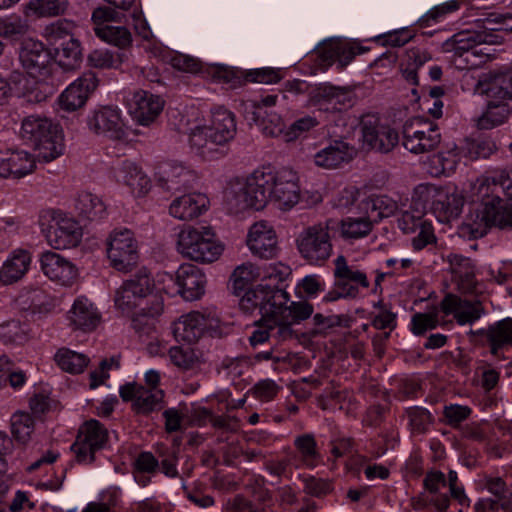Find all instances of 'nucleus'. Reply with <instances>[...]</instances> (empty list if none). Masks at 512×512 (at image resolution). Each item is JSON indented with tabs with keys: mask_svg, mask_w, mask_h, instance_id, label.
Segmentation results:
<instances>
[{
	"mask_svg": "<svg viewBox=\"0 0 512 512\" xmlns=\"http://www.w3.org/2000/svg\"><path fill=\"white\" fill-rule=\"evenodd\" d=\"M300 198L297 175L292 171L273 173L256 170L243 184L226 192L230 210L238 213L248 208L263 209L269 201L280 209H290Z\"/></svg>",
	"mask_w": 512,
	"mask_h": 512,
	"instance_id": "nucleus-1",
	"label": "nucleus"
},
{
	"mask_svg": "<svg viewBox=\"0 0 512 512\" xmlns=\"http://www.w3.org/2000/svg\"><path fill=\"white\" fill-rule=\"evenodd\" d=\"M154 279L146 268H141L116 290L115 305L124 314L134 313L132 327L138 333H148L151 325L142 324V318H155L163 311V299L154 294Z\"/></svg>",
	"mask_w": 512,
	"mask_h": 512,
	"instance_id": "nucleus-2",
	"label": "nucleus"
},
{
	"mask_svg": "<svg viewBox=\"0 0 512 512\" xmlns=\"http://www.w3.org/2000/svg\"><path fill=\"white\" fill-rule=\"evenodd\" d=\"M237 132L235 115L224 107L211 111L209 125L196 127L189 135L191 149L203 159L213 160L226 154L224 147Z\"/></svg>",
	"mask_w": 512,
	"mask_h": 512,
	"instance_id": "nucleus-3",
	"label": "nucleus"
},
{
	"mask_svg": "<svg viewBox=\"0 0 512 512\" xmlns=\"http://www.w3.org/2000/svg\"><path fill=\"white\" fill-rule=\"evenodd\" d=\"M20 135L32 145L39 161L51 162L63 153L64 144L57 124L40 116H28L22 121Z\"/></svg>",
	"mask_w": 512,
	"mask_h": 512,
	"instance_id": "nucleus-4",
	"label": "nucleus"
},
{
	"mask_svg": "<svg viewBox=\"0 0 512 512\" xmlns=\"http://www.w3.org/2000/svg\"><path fill=\"white\" fill-rule=\"evenodd\" d=\"M339 229V221L327 219L308 226L296 239L297 249L311 265H323L332 255L331 239Z\"/></svg>",
	"mask_w": 512,
	"mask_h": 512,
	"instance_id": "nucleus-5",
	"label": "nucleus"
},
{
	"mask_svg": "<svg viewBox=\"0 0 512 512\" xmlns=\"http://www.w3.org/2000/svg\"><path fill=\"white\" fill-rule=\"evenodd\" d=\"M178 251L185 257L202 263H211L222 254L223 247L215 240L210 227L187 226L178 235Z\"/></svg>",
	"mask_w": 512,
	"mask_h": 512,
	"instance_id": "nucleus-6",
	"label": "nucleus"
},
{
	"mask_svg": "<svg viewBox=\"0 0 512 512\" xmlns=\"http://www.w3.org/2000/svg\"><path fill=\"white\" fill-rule=\"evenodd\" d=\"M334 285L324 297L327 302L340 298L355 299L359 296L360 288L367 289L370 286L367 274L356 265L348 264L345 256L339 255L334 260Z\"/></svg>",
	"mask_w": 512,
	"mask_h": 512,
	"instance_id": "nucleus-7",
	"label": "nucleus"
},
{
	"mask_svg": "<svg viewBox=\"0 0 512 512\" xmlns=\"http://www.w3.org/2000/svg\"><path fill=\"white\" fill-rule=\"evenodd\" d=\"M108 442V431L96 419L86 421L79 429L76 441L71 445L75 461L81 465H89L95 461L96 453Z\"/></svg>",
	"mask_w": 512,
	"mask_h": 512,
	"instance_id": "nucleus-8",
	"label": "nucleus"
},
{
	"mask_svg": "<svg viewBox=\"0 0 512 512\" xmlns=\"http://www.w3.org/2000/svg\"><path fill=\"white\" fill-rule=\"evenodd\" d=\"M402 144L409 152L423 154L433 151L441 142L438 127L427 119L414 117L403 125Z\"/></svg>",
	"mask_w": 512,
	"mask_h": 512,
	"instance_id": "nucleus-9",
	"label": "nucleus"
},
{
	"mask_svg": "<svg viewBox=\"0 0 512 512\" xmlns=\"http://www.w3.org/2000/svg\"><path fill=\"white\" fill-rule=\"evenodd\" d=\"M288 301L289 294L285 290L258 285L244 293L239 301V307L246 314L257 312L263 318L275 313L276 306Z\"/></svg>",
	"mask_w": 512,
	"mask_h": 512,
	"instance_id": "nucleus-10",
	"label": "nucleus"
},
{
	"mask_svg": "<svg viewBox=\"0 0 512 512\" xmlns=\"http://www.w3.org/2000/svg\"><path fill=\"white\" fill-rule=\"evenodd\" d=\"M416 193H419L426 199H432L431 211L441 223H447L456 219L464 205V199L461 195L445 188L420 185L417 187Z\"/></svg>",
	"mask_w": 512,
	"mask_h": 512,
	"instance_id": "nucleus-11",
	"label": "nucleus"
},
{
	"mask_svg": "<svg viewBox=\"0 0 512 512\" xmlns=\"http://www.w3.org/2000/svg\"><path fill=\"white\" fill-rule=\"evenodd\" d=\"M107 255L113 268L128 272L138 260L137 244L129 229L114 230L108 239Z\"/></svg>",
	"mask_w": 512,
	"mask_h": 512,
	"instance_id": "nucleus-12",
	"label": "nucleus"
},
{
	"mask_svg": "<svg viewBox=\"0 0 512 512\" xmlns=\"http://www.w3.org/2000/svg\"><path fill=\"white\" fill-rule=\"evenodd\" d=\"M360 129L363 143L381 153L391 151L399 141L397 131L388 125L381 124L377 114L363 115L360 120Z\"/></svg>",
	"mask_w": 512,
	"mask_h": 512,
	"instance_id": "nucleus-13",
	"label": "nucleus"
},
{
	"mask_svg": "<svg viewBox=\"0 0 512 512\" xmlns=\"http://www.w3.org/2000/svg\"><path fill=\"white\" fill-rule=\"evenodd\" d=\"M86 124L92 133L111 140H121L126 136L121 111L117 107L97 106L89 111Z\"/></svg>",
	"mask_w": 512,
	"mask_h": 512,
	"instance_id": "nucleus-14",
	"label": "nucleus"
},
{
	"mask_svg": "<svg viewBox=\"0 0 512 512\" xmlns=\"http://www.w3.org/2000/svg\"><path fill=\"white\" fill-rule=\"evenodd\" d=\"M368 50V47H364L357 42L331 39L319 48L318 64L326 69L336 63L337 68L343 70L353 61L356 55L363 54Z\"/></svg>",
	"mask_w": 512,
	"mask_h": 512,
	"instance_id": "nucleus-15",
	"label": "nucleus"
},
{
	"mask_svg": "<svg viewBox=\"0 0 512 512\" xmlns=\"http://www.w3.org/2000/svg\"><path fill=\"white\" fill-rule=\"evenodd\" d=\"M468 336L471 342L480 346H489L490 353L498 356L501 349L512 345V318L499 320L487 328L470 330Z\"/></svg>",
	"mask_w": 512,
	"mask_h": 512,
	"instance_id": "nucleus-16",
	"label": "nucleus"
},
{
	"mask_svg": "<svg viewBox=\"0 0 512 512\" xmlns=\"http://www.w3.org/2000/svg\"><path fill=\"white\" fill-rule=\"evenodd\" d=\"M120 397L125 402H132L133 410L147 415L163 408L164 392L161 389H147L136 383H126L119 389Z\"/></svg>",
	"mask_w": 512,
	"mask_h": 512,
	"instance_id": "nucleus-17",
	"label": "nucleus"
},
{
	"mask_svg": "<svg viewBox=\"0 0 512 512\" xmlns=\"http://www.w3.org/2000/svg\"><path fill=\"white\" fill-rule=\"evenodd\" d=\"M246 242L251 253L260 259H274L280 252L276 232L266 221L256 222L250 227Z\"/></svg>",
	"mask_w": 512,
	"mask_h": 512,
	"instance_id": "nucleus-18",
	"label": "nucleus"
},
{
	"mask_svg": "<svg viewBox=\"0 0 512 512\" xmlns=\"http://www.w3.org/2000/svg\"><path fill=\"white\" fill-rule=\"evenodd\" d=\"M52 221L45 236L54 249H69L80 243L82 229L77 221L61 214L54 216Z\"/></svg>",
	"mask_w": 512,
	"mask_h": 512,
	"instance_id": "nucleus-19",
	"label": "nucleus"
},
{
	"mask_svg": "<svg viewBox=\"0 0 512 512\" xmlns=\"http://www.w3.org/2000/svg\"><path fill=\"white\" fill-rule=\"evenodd\" d=\"M98 79L93 72H86L72 82L59 96L62 110L74 112L82 108L96 89Z\"/></svg>",
	"mask_w": 512,
	"mask_h": 512,
	"instance_id": "nucleus-20",
	"label": "nucleus"
},
{
	"mask_svg": "<svg viewBox=\"0 0 512 512\" xmlns=\"http://www.w3.org/2000/svg\"><path fill=\"white\" fill-rule=\"evenodd\" d=\"M214 318L210 314L199 311H191L182 315L172 328L173 335L177 341L195 343L206 330L213 327Z\"/></svg>",
	"mask_w": 512,
	"mask_h": 512,
	"instance_id": "nucleus-21",
	"label": "nucleus"
},
{
	"mask_svg": "<svg viewBox=\"0 0 512 512\" xmlns=\"http://www.w3.org/2000/svg\"><path fill=\"white\" fill-rule=\"evenodd\" d=\"M475 23L478 29L463 30L454 34L444 43L445 50L453 51L459 56L469 51H472V53L476 55L482 53V50H477L478 46L482 44L492 45L491 43L499 41L496 36L487 34L486 30L481 28L477 21Z\"/></svg>",
	"mask_w": 512,
	"mask_h": 512,
	"instance_id": "nucleus-22",
	"label": "nucleus"
},
{
	"mask_svg": "<svg viewBox=\"0 0 512 512\" xmlns=\"http://www.w3.org/2000/svg\"><path fill=\"white\" fill-rule=\"evenodd\" d=\"M41 270L46 277L62 286H70L77 277V268L62 255L45 251L40 256Z\"/></svg>",
	"mask_w": 512,
	"mask_h": 512,
	"instance_id": "nucleus-23",
	"label": "nucleus"
},
{
	"mask_svg": "<svg viewBox=\"0 0 512 512\" xmlns=\"http://www.w3.org/2000/svg\"><path fill=\"white\" fill-rule=\"evenodd\" d=\"M440 309L445 315H453L459 325L472 324L484 314L480 301L461 299L454 294H447L440 302Z\"/></svg>",
	"mask_w": 512,
	"mask_h": 512,
	"instance_id": "nucleus-24",
	"label": "nucleus"
},
{
	"mask_svg": "<svg viewBox=\"0 0 512 512\" xmlns=\"http://www.w3.org/2000/svg\"><path fill=\"white\" fill-rule=\"evenodd\" d=\"M163 106L164 101L159 96L140 90L133 94L129 112L138 124L149 126L159 116Z\"/></svg>",
	"mask_w": 512,
	"mask_h": 512,
	"instance_id": "nucleus-25",
	"label": "nucleus"
},
{
	"mask_svg": "<svg viewBox=\"0 0 512 512\" xmlns=\"http://www.w3.org/2000/svg\"><path fill=\"white\" fill-rule=\"evenodd\" d=\"M155 181L165 191L176 192L187 188L191 182V172L181 163L161 162L155 169Z\"/></svg>",
	"mask_w": 512,
	"mask_h": 512,
	"instance_id": "nucleus-26",
	"label": "nucleus"
},
{
	"mask_svg": "<svg viewBox=\"0 0 512 512\" xmlns=\"http://www.w3.org/2000/svg\"><path fill=\"white\" fill-rule=\"evenodd\" d=\"M179 293L185 300L199 299L205 291L206 278L202 271L193 264H182L176 272Z\"/></svg>",
	"mask_w": 512,
	"mask_h": 512,
	"instance_id": "nucleus-27",
	"label": "nucleus"
},
{
	"mask_svg": "<svg viewBox=\"0 0 512 512\" xmlns=\"http://www.w3.org/2000/svg\"><path fill=\"white\" fill-rule=\"evenodd\" d=\"M35 167L34 158L25 151L0 152V177L20 179L31 173Z\"/></svg>",
	"mask_w": 512,
	"mask_h": 512,
	"instance_id": "nucleus-28",
	"label": "nucleus"
},
{
	"mask_svg": "<svg viewBox=\"0 0 512 512\" xmlns=\"http://www.w3.org/2000/svg\"><path fill=\"white\" fill-rule=\"evenodd\" d=\"M70 325L83 332H91L101 322V314L87 298L80 297L74 301L68 312Z\"/></svg>",
	"mask_w": 512,
	"mask_h": 512,
	"instance_id": "nucleus-29",
	"label": "nucleus"
},
{
	"mask_svg": "<svg viewBox=\"0 0 512 512\" xmlns=\"http://www.w3.org/2000/svg\"><path fill=\"white\" fill-rule=\"evenodd\" d=\"M19 59L27 72L34 75L47 68L51 54L42 42L29 39L23 42Z\"/></svg>",
	"mask_w": 512,
	"mask_h": 512,
	"instance_id": "nucleus-30",
	"label": "nucleus"
},
{
	"mask_svg": "<svg viewBox=\"0 0 512 512\" xmlns=\"http://www.w3.org/2000/svg\"><path fill=\"white\" fill-rule=\"evenodd\" d=\"M353 148L343 140H333L314 155L316 166L325 169H335L353 158Z\"/></svg>",
	"mask_w": 512,
	"mask_h": 512,
	"instance_id": "nucleus-31",
	"label": "nucleus"
},
{
	"mask_svg": "<svg viewBox=\"0 0 512 512\" xmlns=\"http://www.w3.org/2000/svg\"><path fill=\"white\" fill-rule=\"evenodd\" d=\"M479 88L490 100L505 102L512 99V71L489 73L479 82Z\"/></svg>",
	"mask_w": 512,
	"mask_h": 512,
	"instance_id": "nucleus-32",
	"label": "nucleus"
},
{
	"mask_svg": "<svg viewBox=\"0 0 512 512\" xmlns=\"http://www.w3.org/2000/svg\"><path fill=\"white\" fill-rule=\"evenodd\" d=\"M246 120L257 125L262 133L268 137H278L284 135V122L280 115L274 112H268L262 106L252 105L245 111Z\"/></svg>",
	"mask_w": 512,
	"mask_h": 512,
	"instance_id": "nucleus-33",
	"label": "nucleus"
},
{
	"mask_svg": "<svg viewBox=\"0 0 512 512\" xmlns=\"http://www.w3.org/2000/svg\"><path fill=\"white\" fill-rule=\"evenodd\" d=\"M207 202L202 194H185L172 201L169 213L180 220H192L202 214Z\"/></svg>",
	"mask_w": 512,
	"mask_h": 512,
	"instance_id": "nucleus-34",
	"label": "nucleus"
},
{
	"mask_svg": "<svg viewBox=\"0 0 512 512\" xmlns=\"http://www.w3.org/2000/svg\"><path fill=\"white\" fill-rule=\"evenodd\" d=\"M31 262L28 251L19 250L8 258L0 269V282L9 285L20 280L27 272Z\"/></svg>",
	"mask_w": 512,
	"mask_h": 512,
	"instance_id": "nucleus-35",
	"label": "nucleus"
},
{
	"mask_svg": "<svg viewBox=\"0 0 512 512\" xmlns=\"http://www.w3.org/2000/svg\"><path fill=\"white\" fill-rule=\"evenodd\" d=\"M116 178L139 194L146 193L150 188L149 178L132 161L125 160L121 163L116 171Z\"/></svg>",
	"mask_w": 512,
	"mask_h": 512,
	"instance_id": "nucleus-36",
	"label": "nucleus"
},
{
	"mask_svg": "<svg viewBox=\"0 0 512 512\" xmlns=\"http://www.w3.org/2000/svg\"><path fill=\"white\" fill-rule=\"evenodd\" d=\"M55 59L65 71L79 68L83 59L80 41L77 38H70L60 42L55 48Z\"/></svg>",
	"mask_w": 512,
	"mask_h": 512,
	"instance_id": "nucleus-37",
	"label": "nucleus"
},
{
	"mask_svg": "<svg viewBox=\"0 0 512 512\" xmlns=\"http://www.w3.org/2000/svg\"><path fill=\"white\" fill-rule=\"evenodd\" d=\"M360 209L373 220L378 222L383 218L393 216L398 210V204L386 195L369 197L361 201Z\"/></svg>",
	"mask_w": 512,
	"mask_h": 512,
	"instance_id": "nucleus-38",
	"label": "nucleus"
},
{
	"mask_svg": "<svg viewBox=\"0 0 512 512\" xmlns=\"http://www.w3.org/2000/svg\"><path fill=\"white\" fill-rule=\"evenodd\" d=\"M478 25L484 28L489 35H494L499 41L492 45L502 44L504 35L512 32V13L491 12L486 17L477 20Z\"/></svg>",
	"mask_w": 512,
	"mask_h": 512,
	"instance_id": "nucleus-39",
	"label": "nucleus"
},
{
	"mask_svg": "<svg viewBox=\"0 0 512 512\" xmlns=\"http://www.w3.org/2000/svg\"><path fill=\"white\" fill-rule=\"evenodd\" d=\"M446 485L447 480L441 471L429 472L424 478V486L431 494L429 501L439 512H446L450 505L447 493H439Z\"/></svg>",
	"mask_w": 512,
	"mask_h": 512,
	"instance_id": "nucleus-40",
	"label": "nucleus"
},
{
	"mask_svg": "<svg viewBox=\"0 0 512 512\" xmlns=\"http://www.w3.org/2000/svg\"><path fill=\"white\" fill-rule=\"evenodd\" d=\"M75 209L79 217L91 221L101 219L106 212L103 201L97 195L86 191L78 194Z\"/></svg>",
	"mask_w": 512,
	"mask_h": 512,
	"instance_id": "nucleus-41",
	"label": "nucleus"
},
{
	"mask_svg": "<svg viewBox=\"0 0 512 512\" xmlns=\"http://www.w3.org/2000/svg\"><path fill=\"white\" fill-rule=\"evenodd\" d=\"M510 115V109L506 102L489 100L486 110L477 120L479 129H493L503 124Z\"/></svg>",
	"mask_w": 512,
	"mask_h": 512,
	"instance_id": "nucleus-42",
	"label": "nucleus"
},
{
	"mask_svg": "<svg viewBox=\"0 0 512 512\" xmlns=\"http://www.w3.org/2000/svg\"><path fill=\"white\" fill-rule=\"evenodd\" d=\"M22 309L29 310L33 314H46L53 309L50 297L39 288L27 290L18 298Z\"/></svg>",
	"mask_w": 512,
	"mask_h": 512,
	"instance_id": "nucleus-43",
	"label": "nucleus"
},
{
	"mask_svg": "<svg viewBox=\"0 0 512 512\" xmlns=\"http://www.w3.org/2000/svg\"><path fill=\"white\" fill-rule=\"evenodd\" d=\"M450 271L465 288H471L475 282V266L473 261L462 255L451 254L448 256Z\"/></svg>",
	"mask_w": 512,
	"mask_h": 512,
	"instance_id": "nucleus-44",
	"label": "nucleus"
},
{
	"mask_svg": "<svg viewBox=\"0 0 512 512\" xmlns=\"http://www.w3.org/2000/svg\"><path fill=\"white\" fill-rule=\"evenodd\" d=\"M373 220L365 214L359 217H348L339 222L341 234L346 239H359L367 236L373 228Z\"/></svg>",
	"mask_w": 512,
	"mask_h": 512,
	"instance_id": "nucleus-45",
	"label": "nucleus"
},
{
	"mask_svg": "<svg viewBox=\"0 0 512 512\" xmlns=\"http://www.w3.org/2000/svg\"><path fill=\"white\" fill-rule=\"evenodd\" d=\"M57 365L71 374L82 373L89 363V358L68 348H60L54 356Z\"/></svg>",
	"mask_w": 512,
	"mask_h": 512,
	"instance_id": "nucleus-46",
	"label": "nucleus"
},
{
	"mask_svg": "<svg viewBox=\"0 0 512 512\" xmlns=\"http://www.w3.org/2000/svg\"><path fill=\"white\" fill-rule=\"evenodd\" d=\"M346 91L344 88L336 87L328 83H321L312 87L309 91L310 101L316 104L328 103L336 100L332 109H336V103H343L346 99Z\"/></svg>",
	"mask_w": 512,
	"mask_h": 512,
	"instance_id": "nucleus-47",
	"label": "nucleus"
},
{
	"mask_svg": "<svg viewBox=\"0 0 512 512\" xmlns=\"http://www.w3.org/2000/svg\"><path fill=\"white\" fill-rule=\"evenodd\" d=\"M94 32L102 41L122 49L130 46L132 43L131 33L124 26H112L107 24L95 27Z\"/></svg>",
	"mask_w": 512,
	"mask_h": 512,
	"instance_id": "nucleus-48",
	"label": "nucleus"
},
{
	"mask_svg": "<svg viewBox=\"0 0 512 512\" xmlns=\"http://www.w3.org/2000/svg\"><path fill=\"white\" fill-rule=\"evenodd\" d=\"M408 418V427L413 435L425 434L434 422L431 412L420 406H411L405 409Z\"/></svg>",
	"mask_w": 512,
	"mask_h": 512,
	"instance_id": "nucleus-49",
	"label": "nucleus"
},
{
	"mask_svg": "<svg viewBox=\"0 0 512 512\" xmlns=\"http://www.w3.org/2000/svg\"><path fill=\"white\" fill-rule=\"evenodd\" d=\"M179 450L175 447H168L165 444L159 443L155 446L156 458L160 464V471L169 478H176L179 476L177 470Z\"/></svg>",
	"mask_w": 512,
	"mask_h": 512,
	"instance_id": "nucleus-50",
	"label": "nucleus"
},
{
	"mask_svg": "<svg viewBox=\"0 0 512 512\" xmlns=\"http://www.w3.org/2000/svg\"><path fill=\"white\" fill-rule=\"evenodd\" d=\"M27 21L17 14L0 17V37L19 40L28 32Z\"/></svg>",
	"mask_w": 512,
	"mask_h": 512,
	"instance_id": "nucleus-51",
	"label": "nucleus"
},
{
	"mask_svg": "<svg viewBox=\"0 0 512 512\" xmlns=\"http://www.w3.org/2000/svg\"><path fill=\"white\" fill-rule=\"evenodd\" d=\"M313 310L312 304L306 301L291 302L290 305L287 302L281 306H276L275 313L285 315L295 324L308 319L312 315Z\"/></svg>",
	"mask_w": 512,
	"mask_h": 512,
	"instance_id": "nucleus-52",
	"label": "nucleus"
},
{
	"mask_svg": "<svg viewBox=\"0 0 512 512\" xmlns=\"http://www.w3.org/2000/svg\"><path fill=\"white\" fill-rule=\"evenodd\" d=\"M28 8L38 17H55L64 14L67 2L65 0H31Z\"/></svg>",
	"mask_w": 512,
	"mask_h": 512,
	"instance_id": "nucleus-53",
	"label": "nucleus"
},
{
	"mask_svg": "<svg viewBox=\"0 0 512 512\" xmlns=\"http://www.w3.org/2000/svg\"><path fill=\"white\" fill-rule=\"evenodd\" d=\"M460 4V0H450L433 7L418 20L419 26L425 28L440 22L447 14L457 11Z\"/></svg>",
	"mask_w": 512,
	"mask_h": 512,
	"instance_id": "nucleus-54",
	"label": "nucleus"
},
{
	"mask_svg": "<svg viewBox=\"0 0 512 512\" xmlns=\"http://www.w3.org/2000/svg\"><path fill=\"white\" fill-rule=\"evenodd\" d=\"M294 446L300 453L303 462L308 466H314L319 459L317 443L313 434H303L294 440Z\"/></svg>",
	"mask_w": 512,
	"mask_h": 512,
	"instance_id": "nucleus-55",
	"label": "nucleus"
},
{
	"mask_svg": "<svg viewBox=\"0 0 512 512\" xmlns=\"http://www.w3.org/2000/svg\"><path fill=\"white\" fill-rule=\"evenodd\" d=\"M11 426L14 438L21 443H26L34 431V420L28 413H16L12 416Z\"/></svg>",
	"mask_w": 512,
	"mask_h": 512,
	"instance_id": "nucleus-56",
	"label": "nucleus"
},
{
	"mask_svg": "<svg viewBox=\"0 0 512 512\" xmlns=\"http://www.w3.org/2000/svg\"><path fill=\"white\" fill-rule=\"evenodd\" d=\"M88 62L92 67L99 69L117 68L121 63V54L108 49H96L88 56Z\"/></svg>",
	"mask_w": 512,
	"mask_h": 512,
	"instance_id": "nucleus-57",
	"label": "nucleus"
},
{
	"mask_svg": "<svg viewBox=\"0 0 512 512\" xmlns=\"http://www.w3.org/2000/svg\"><path fill=\"white\" fill-rule=\"evenodd\" d=\"M26 329L19 320L11 319L0 324V341L21 344L26 340Z\"/></svg>",
	"mask_w": 512,
	"mask_h": 512,
	"instance_id": "nucleus-58",
	"label": "nucleus"
},
{
	"mask_svg": "<svg viewBox=\"0 0 512 512\" xmlns=\"http://www.w3.org/2000/svg\"><path fill=\"white\" fill-rule=\"evenodd\" d=\"M262 277L259 267L251 262L243 263L235 268L232 278L235 289H244V287L253 280Z\"/></svg>",
	"mask_w": 512,
	"mask_h": 512,
	"instance_id": "nucleus-59",
	"label": "nucleus"
},
{
	"mask_svg": "<svg viewBox=\"0 0 512 512\" xmlns=\"http://www.w3.org/2000/svg\"><path fill=\"white\" fill-rule=\"evenodd\" d=\"M171 362L184 370L191 369L197 362V355L189 346H173L169 349Z\"/></svg>",
	"mask_w": 512,
	"mask_h": 512,
	"instance_id": "nucleus-60",
	"label": "nucleus"
},
{
	"mask_svg": "<svg viewBox=\"0 0 512 512\" xmlns=\"http://www.w3.org/2000/svg\"><path fill=\"white\" fill-rule=\"evenodd\" d=\"M496 151V143L490 138H477L467 143V154L473 160L486 159Z\"/></svg>",
	"mask_w": 512,
	"mask_h": 512,
	"instance_id": "nucleus-61",
	"label": "nucleus"
},
{
	"mask_svg": "<svg viewBox=\"0 0 512 512\" xmlns=\"http://www.w3.org/2000/svg\"><path fill=\"white\" fill-rule=\"evenodd\" d=\"M319 125V121L314 116H304L294 121L289 128L284 132V139L286 142L293 141L299 138L303 133L308 132L312 128Z\"/></svg>",
	"mask_w": 512,
	"mask_h": 512,
	"instance_id": "nucleus-62",
	"label": "nucleus"
},
{
	"mask_svg": "<svg viewBox=\"0 0 512 512\" xmlns=\"http://www.w3.org/2000/svg\"><path fill=\"white\" fill-rule=\"evenodd\" d=\"M268 322L273 325L272 338L277 340H287L293 338L291 326L294 324L285 315L271 313L268 316Z\"/></svg>",
	"mask_w": 512,
	"mask_h": 512,
	"instance_id": "nucleus-63",
	"label": "nucleus"
},
{
	"mask_svg": "<svg viewBox=\"0 0 512 512\" xmlns=\"http://www.w3.org/2000/svg\"><path fill=\"white\" fill-rule=\"evenodd\" d=\"M77 28L76 24L70 20H58L50 26V39L54 45H58L62 41L76 38L74 30Z\"/></svg>",
	"mask_w": 512,
	"mask_h": 512,
	"instance_id": "nucleus-64",
	"label": "nucleus"
}]
</instances>
